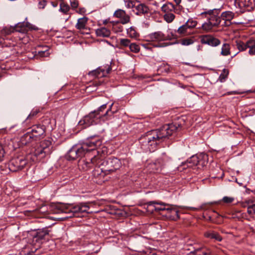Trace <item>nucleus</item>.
I'll return each mask as SVG.
<instances>
[{"label":"nucleus","mask_w":255,"mask_h":255,"mask_svg":"<svg viewBox=\"0 0 255 255\" xmlns=\"http://www.w3.org/2000/svg\"><path fill=\"white\" fill-rule=\"evenodd\" d=\"M179 127L178 124H170L147 132L139 139L141 148L145 151H154L157 145L161 143L164 138L175 132Z\"/></svg>","instance_id":"f257e3e1"},{"label":"nucleus","mask_w":255,"mask_h":255,"mask_svg":"<svg viewBox=\"0 0 255 255\" xmlns=\"http://www.w3.org/2000/svg\"><path fill=\"white\" fill-rule=\"evenodd\" d=\"M96 137V135L91 136L88 137L81 144L73 146L66 155V159L69 160H75L85 156L86 154L89 156L91 152L92 154H100L101 150L98 149L97 147L101 145L102 141L99 138L95 139Z\"/></svg>","instance_id":"f03ea898"},{"label":"nucleus","mask_w":255,"mask_h":255,"mask_svg":"<svg viewBox=\"0 0 255 255\" xmlns=\"http://www.w3.org/2000/svg\"><path fill=\"white\" fill-rule=\"evenodd\" d=\"M104 150H101L100 153V163L97 169L93 171V176L98 184L104 182L107 178L105 179V176L112 174L117 170L119 169L122 166V163L120 159L116 157L109 158L104 159L105 157Z\"/></svg>","instance_id":"7ed1b4c3"},{"label":"nucleus","mask_w":255,"mask_h":255,"mask_svg":"<svg viewBox=\"0 0 255 255\" xmlns=\"http://www.w3.org/2000/svg\"><path fill=\"white\" fill-rule=\"evenodd\" d=\"M220 9L214 8L213 9L206 10L201 13V15L205 16L207 18V21L204 22L202 25V28L206 31L211 30L213 27L221 25L222 20L219 15Z\"/></svg>","instance_id":"20e7f679"},{"label":"nucleus","mask_w":255,"mask_h":255,"mask_svg":"<svg viewBox=\"0 0 255 255\" xmlns=\"http://www.w3.org/2000/svg\"><path fill=\"white\" fill-rule=\"evenodd\" d=\"M57 209L62 213H72L74 216H82L80 214L89 213L90 207L87 203H79L76 205L60 204L57 206Z\"/></svg>","instance_id":"39448f33"},{"label":"nucleus","mask_w":255,"mask_h":255,"mask_svg":"<svg viewBox=\"0 0 255 255\" xmlns=\"http://www.w3.org/2000/svg\"><path fill=\"white\" fill-rule=\"evenodd\" d=\"M169 160V157L165 153H163L154 162L149 163L146 166V169L149 173H159L165 165L166 162Z\"/></svg>","instance_id":"423d86ee"},{"label":"nucleus","mask_w":255,"mask_h":255,"mask_svg":"<svg viewBox=\"0 0 255 255\" xmlns=\"http://www.w3.org/2000/svg\"><path fill=\"white\" fill-rule=\"evenodd\" d=\"M153 204H159L161 206H153V208L151 209V212H153L154 210L156 212L166 211V216L169 217L172 220H176L179 218V216L178 215V211L176 209L170 208H166L165 207V204L163 203H158L155 201L150 202L148 203V206H151Z\"/></svg>","instance_id":"0eeeda50"},{"label":"nucleus","mask_w":255,"mask_h":255,"mask_svg":"<svg viewBox=\"0 0 255 255\" xmlns=\"http://www.w3.org/2000/svg\"><path fill=\"white\" fill-rule=\"evenodd\" d=\"M93 156L86 160H82L79 162V166L84 170H87L92 168L94 166H98L100 163V154H92Z\"/></svg>","instance_id":"6e6552de"},{"label":"nucleus","mask_w":255,"mask_h":255,"mask_svg":"<svg viewBox=\"0 0 255 255\" xmlns=\"http://www.w3.org/2000/svg\"><path fill=\"white\" fill-rule=\"evenodd\" d=\"M27 164V161L23 157L12 158L8 163V168L12 172H17L22 169Z\"/></svg>","instance_id":"1a4fd4ad"},{"label":"nucleus","mask_w":255,"mask_h":255,"mask_svg":"<svg viewBox=\"0 0 255 255\" xmlns=\"http://www.w3.org/2000/svg\"><path fill=\"white\" fill-rule=\"evenodd\" d=\"M111 70V67L109 65H107L99 67L96 70L89 72L88 75L97 78H100L106 77Z\"/></svg>","instance_id":"9d476101"},{"label":"nucleus","mask_w":255,"mask_h":255,"mask_svg":"<svg viewBox=\"0 0 255 255\" xmlns=\"http://www.w3.org/2000/svg\"><path fill=\"white\" fill-rule=\"evenodd\" d=\"M97 111H93L90 113L88 115L84 116L82 119L79 122L80 126H83L86 128L96 124V120L99 117L96 115Z\"/></svg>","instance_id":"9b49d317"},{"label":"nucleus","mask_w":255,"mask_h":255,"mask_svg":"<svg viewBox=\"0 0 255 255\" xmlns=\"http://www.w3.org/2000/svg\"><path fill=\"white\" fill-rule=\"evenodd\" d=\"M202 44H208L211 46H217L221 44L220 40L211 35H203L200 37Z\"/></svg>","instance_id":"f8f14e48"},{"label":"nucleus","mask_w":255,"mask_h":255,"mask_svg":"<svg viewBox=\"0 0 255 255\" xmlns=\"http://www.w3.org/2000/svg\"><path fill=\"white\" fill-rule=\"evenodd\" d=\"M222 20L221 26L227 27L232 24L231 20L235 16V13L230 11H226L220 15Z\"/></svg>","instance_id":"ddd939ff"},{"label":"nucleus","mask_w":255,"mask_h":255,"mask_svg":"<svg viewBox=\"0 0 255 255\" xmlns=\"http://www.w3.org/2000/svg\"><path fill=\"white\" fill-rule=\"evenodd\" d=\"M114 16L120 19V22L123 24H126L130 22V18L124 10L118 9L114 13Z\"/></svg>","instance_id":"4468645a"},{"label":"nucleus","mask_w":255,"mask_h":255,"mask_svg":"<svg viewBox=\"0 0 255 255\" xmlns=\"http://www.w3.org/2000/svg\"><path fill=\"white\" fill-rule=\"evenodd\" d=\"M35 139L44 135L45 132V127L43 125H34L31 128L30 131Z\"/></svg>","instance_id":"2eb2a0df"},{"label":"nucleus","mask_w":255,"mask_h":255,"mask_svg":"<svg viewBox=\"0 0 255 255\" xmlns=\"http://www.w3.org/2000/svg\"><path fill=\"white\" fill-rule=\"evenodd\" d=\"M14 31L21 34L26 33L28 29L33 28L32 25L28 22H19L14 26Z\"/></svg>","instance_id":"dca6fc26"},{"label":"nucleus","mask_w":255,"mask_h":255,"mask_svg":"<svg viewBox=\"0 0 255 255\" xmlns=\"http://www.w3.org/2000/svg\"><path fill=\"white\" fill-rule=\"evenodd\" d=\"M148 36L150 39L153 41H165L170 39L169 36H165V35L161 31L151 33Z\"/></svg>","instance_id":"f3484780"},{"label":"nucleus","mask_w":255,"mask_h":255,"mask_svg":"<svg viewBox=\"0 0 255 255\" xmlns=\"http://www.w3.org/2000/svg\"><path fill=\"white\" fill-rule=\"evenodd\" d=\"M96 35L98 37H109L111 35L110 25L108 24L107 27L102 26L96 30Z\"/></svg>","instance_id":"a211bd4d"},{"label":"nucleus","mask_w":255,"mask_h":255,"mask_svg":"<svg viewBox=\"0 0 255 255\" xmlns=\"http://www.w3.org/2000/svg\"><path fill=\"white\" fill-rule=\"evenodd\" d=\"M199 154L193 155L183 163L184 167L185 166L188 168H192L195 166H198Z\"/></svg>","instance_id":"6ab92c4d"},{"label":"nucleus","mask_w":255,"mask_h":255,"mask_svg":"<svg viewBox=\"0 0 255 255\" xmlns=\"http://www.w3.org/2000/svg\"><path fill=\"white\" fill-rule=\"evenodd\" d=\"M176 32L182 36L190 35L194 33V31H191L185 23L180 26Z\"/></svg>","instance_id":"aec40b11"},{"label":"nucleus","mask_w":255,"mask_h":255,"mask_svg":"<svg viewBox=\"0 0 255 255\" xmlns=\"http://www.w3.org/2000/svg\"><path fill=\"white\" fill-rule=\"evenodd\" d=\"M204 236L206 238L213 239L219 242H221L222 240V238L219 234L213 231H209L205 232Z\"/></svg>","instance_id":"412c9836"},{"label":"nucleus","mask_w":255,"mask_h":255,"mask_svg":"<svg viewBox=\"0 0 255 255\" xmlns=\"http://www.w3.org/2000/svg\"><path fill=\"white\" fill-rule=\"evenodd\" d=\"M135 8L137 11L135 13L138 15L148 13L149 12V7L144 3H139L138 5L135 6Z\"/></svg>","instance_id":"4be33fe9"},{"label":"nucleus","mask_w":255,"mask_h":255,"mask_svg":"<svg viewBox=\"0 0 255 255\" xmlns=\"http://www.w3.org/2000/svg\"><path fill=\"white\" fill-rule=\"evenodd\" d=\"M48 234V231L46 229L39 230L33 235V240L36 242L43 240L46 235Z\"/></svg>","instance_id":"5701e85b"},{"label":"nucleus","mask_w":255,"mask_h":255,"mask_svg":"<svg viewBox=\"0 0 255 255\" xmlns=\"http://www.w3.org/2000/svg\"><path fill=\"white\" fill-rule=\"evenodd\" d=\"M208 162V156L207 154L202 153L199 154L198 168L204 167L206 165Z\"/></svg>","instance_id":"b1692460"},{"label":"nucleus","mask_w":255,"mask_h":255,"mask_svg":"<svg viewBox=\"0 0 255 255\" xmlns=\"http://www.w3.org/2000/svg\"><path fill=\"white\" fill-rule=\"evenodd\" d=\"M33 140H36V139L34 138L30 131L24 134L21 138L22 143L24 144H26Z\"/></svg>","instance_id":"393cba45"},{"label":"nucleus","mask_w":255,"mask_h":255,"mask_svg":"<svg viewBox=\"0 0 255 255\" xmlns=\"http://www.w3.org/2000/svg\"><path fill=\"white\" fill-rule=\"evenodd\" d=\"M51 141L50 140H44L40 142V146L48 154L51 152L50 147Z\"/></svg>","instance_id":"a878e982"},{"label":"nucleus","mask_w":255,"mask_h":255,"mask_svg":"<svg viewBox=\"0 0 255 255\" xmlns=\"http://www.w3.org/2000/svg\"><path fill=\"white\" fill-rule=\"evenodd\" d=\"M120 22H110L109 24L110 25V28H112L113 31L115 33H119L123 30V27L119 24Z\"/></svg>","instance_id":"bb28decb"},{"label":"nucleus","mask_w":255,"mask_h":255,"mask_svg":"<svg viewBox=\"0 0 255 255\" xmlns=\"http://www.w3.org/2000/svg\"><path fill=\"white\" fill-rule=\"evenodd\" d=\"M47 154H48L45 153V151L40 146L37 147L33 152V155L38 158V159L45 157Z\"/></svg>","instance_id":"cd10ccee"},{"label":"nucleus","mask_w":255,"mask_h":255,"mask_svg":"<svg viewBox=\"0 0 255 255\" xmlns=\"http://www.w3.org/2000/svg\"><path fill=\"white\" fill-rule=\"evenodd\" d=\"M174 10L175 5L171 2H167L161 7V10L164 13L174 12Z\"/></svg>","instance_id":"c85d7f7f"},{"label":"nucleus","mask_w":255,"mask_h":255,"mask_svg":"<svg viewBox=\"0 0 255 255\" xmlns=\"http://www.w3.org/2000/svg\"><path fill=\"white\" fill-rule=\"evenodd\" d=\"M247 46L249 49V54L250 55H255V39H250L247 41Z\"/></svg>","instance_id":"c756f323"},{"label":"nucleus","mask_w":255,"mask_h":255,"mask_svg":"<svg viewBox=\"0 0 255 255\" xmlns=\"http://www.w3.org/2000/svg\"><path fill=\"white\" fill-rule=\"evenodd\" d=\"M88 18L86 17L80 18L78 20L76 27L78 29H84L85 28Z\"/></svg>","instance_id":"7c9ffc66"},{"label":"nucleus","mask_w":255,"mask_h":255,"mask_svg":"<svg viewBox=\"0 0 255 255\" xmlns=\"http://www.w3.org/2000/svg\"><path fill=\"white\" fill-rule=\"evenodd\" d=\"M235 46L239 51H243L248 48L247 46V41L244 43L241 40H237L235 41Z\"/></svg>","instance_id":"2f4dec72"},{"label":"nucleus","mask_w":255,"mask_h":255,"mask_svg":"<svg viewBox=\"0 0 255 255\" xmlns=\"http://www.w3.org/2000/svg\"><path fill=\"white\" fill-rule=\"evenodd\" d=\"M221 54L224 56H227L231 54L230 45L229 44L224 43L222 45Z\"/></svg>","instance_id":"473e14b6"},{"label":"nucleus","mask_w":255,"mask_h":255,"mask_svg":"<svg viewBox=\"0 0 255 255\" xmlns=\"http://www.w3.org/2000/svg\"><path fill=\"white\" fill-rule=\"evenodd\" d=\"M185 24L191 30L194 31V28L197 26V21L192 18L189 19Z\"/></svg>","instance_id":"72a5a7b5"},{"label":"nucleus","mask_w":255,"mask_h":255,"mask_svg":"<svg viewBox=\"0 0 255 255\" xmlns=\"http://www.w3.org/2000/svg\"><path fill=\"white\" fill-rule=\"evenodd\" d=\"M163 17L167 22L170 23L175 19V16L173 12H171L164 13Z\"/></svg>","instance_id":"f704fd0d"},{"label":"nucleus","mask_w":255,"mask_h":255,"mask_svg":"<svg viewBox=\"0 0 255 255\" xmlns=\"http://www.w3.org/2000/svg\"><path fill=\"white\" fill-rule=\"evenodd\" d=\"M70 8L69 5L64 2H62L60 4V11L64 14H67Z\"/></svg>","instance_id":"c9c22d12"},{"label":"nucleus","mask_w":255,"mask_h":255,"mask_svg":"<svg viewBox=\"0 0 255 255\" xmlns=\"http://www.w3.org/2000/svg\"><path fill=\"white\" fill-rule=\"evenodd\" d=\"M127 34L131 38H136L138 35V33L134 27H130L128 28L127 29Z\"/></svg>","instance_id":"e433bc0d"},{"label":"nucleus","mask_w":255,"mask_h":255,"mask_svg":"<svg viewBox=\"0 0 255 255\" xmlns=\"http://www.w3.org/2000/svg\"><path fill=\"white\" fill-rule=\"evenodd\" d=\"M14 32V27H5L1 30V34L4 35H9Z\"/></svg>","instance_id":"4c0bfd02"},{"label":"nucleus","mask_w":255,"mask_h":255,"mask_svg":"<svg viewBox=\"0 0 255 255\" xmlns=\"http://www.w3.org/2000/svg\"><path fill=\"white\" fill-rule=\"evenodd\" d=\"M119 44L121 46V48H122V47H129L130 45V41L127 38H122L120 39Z\"/></svg>","instance_id":"58836bf2"},{"label":"nucleus","mask_w":255,"mask_h":255,"mask_svg":"<svg viewBox=\"0 0 255 255\" xmlns=\"http://www.w3.org/2000/svg\"><path fill=\"white\" fill-rule=\"evenodd\" d=\"M42 50L40 51H38V55L41 57H45L48 54H49V53L47 52L49 48L47 46H42Z\"/></svg>","instance_id":"ea45409f"},{"label":"nucleus","mask_w":255,"mask_h":255,"mask_svg":"<svg viewBox=\"0 0 255 255\" xmlns=\"http://www.w3.org/2000/svg\"><path fill=\"white\" fill-rule=\"evenodd\" d=\"M229 75V71L228 70L224 69L222 73L219 76V80L221 82H224Z\"/></svg>","instance_id":"a19ab883"},{"label":"nucleus","mask_w":255,"mask_h":255,"mask_svg":"<svg viewBox=\"0 0 255 255\" xmlns=\"http://www.w3.org/2000/svg\"><path fill=\"white\" fill-rule=\"evenodd\" d=\"M194 42V40L190 38H183L180 41V43L182 45L185 46H188L192 44H193Z\"/></svg>","instance_id":"79ce46f5"},{"label":"nucleus","mask_w":255,"mask_h":255,"mask_svg":"<svg viewBox=\"0 0 255 255\" xmlns=\"http://www.w3.org/2000/svg\"><path fill=\"white\" fill-rule=\"evenodd\" d=\"M129 48L130 50L134 53H138L140 50V46L135 43H130Z\"/></svg>","instance_id":"37998d69"},{"label":"nucleus","mask_w":255,"mask_h":255,"mask_svg":"<svg viewBox=\"0 0 255 255\" xmlns=\"http://www.w3.org/2000/svg\"><path fill=\"white\" fill-rule=\"evenodd\" d=\"M19 39L21 42L23 44H26L29 42V37L26 34V33L24 34H21V36H19Z\"/></svg>","instance_id":"c03bdc74"},{"label":"nucleus","mask_w":255,"mask_h":255,"mask_svg":"<svg viewBox=\"0 0 255 255\" xmlns=\"http://www.w3.org/2000/svg\"><path fill=\"white\" fill-rule=\"evenodd\" d=\"M124 1L126 7L128 8H131L135 6L134 1L131 0H124Z\"/></svg>","instance_id":"a18cd8bd"},{"label":"nucleus","mask_w":255,"mask_h":255,"mask_svg":"<svg viewBox=\"0 0 255 255\" xmlns=\"http://www.w3.org/2000/svg\"><path fill=\"white\" fill-rule=\"evenodd\" d=\"M247 212L249 214L255 215V204H252L248 206Z\"/></svg>","instance_id":"49530a36"},{"label":"nucleus","mask_w":255,"mask_h":255,"mask_svg":"<svg viewBox=\"0 0 255 255\" xmlns=\"http://www.w3.org/2000/svg\"><path fill=\"white\" fill-rule=\"evenodd\" d=\"M234 200L235 198L234 197L228 196H225L222 199L223 202L227 204L231 203L234 201Z\"/></svg>","instance_id":"de8ad7c7"},{"label":"nucleus","mask_w":255,"mask_h":255,"mask_svg":"<svg viewBox=\"0 0 255 255\" xmlns=\"http://www.w3.org/2000/svg\"><path fill=\"white\" fill-rule=\"evenodd\" d=\"M47 3L46 0H40L38 3V7L39 9H43L45 8Z\"/></svg>","instance_id":"09e8293b"},{"label":"nucleus","mask_w":255,"mask_h":255,"mask_svg":"<svg viewBox=\"0 0 255 255\" xmlns=\"http://www.w3.org/2000/svg\"><path fill=\"white\" fill-rule=\"evenodd\" d=\"M70 5L73 9L77 8L79 6V1L78 0H70Z\"/></svg>","instance_id":"8fccbe9b"},{"label":"nucleus","mask_w":255,"mask_h":255,"mask_svg":"<svg viewBox=\"0 0 255 255\" xmlns=\"http://www.w3.org/2000/svg\"><path fill=\"white\" fill-rule=\"evenodd\" d=\"M244 2L245 0H235V5L240 8L244 6Z\"/></svg>","instance_id":"3c124183"},{"label":"nucleus","mask_w":255,"mask_h":255,"mask_svg":"<svg viewBox=\"0 0 255 255\" xmlns=\"http://www.w3.org/2000/svg\"><path fill=\"white\" fill-rule=\"evenodd\" d=\"M5 151L1 145L0 144V162H1L3 160L4 156Z\"/></svg>","instance_id":"603ef678"},{"label":"nucleus","mask_w":255,"mask_h":255,"mask_svg":"<svg viewBox=\"0 0 255 255\" xmlns=\"http://www.w3.org/2000/svg\"><path fill=\"white\" fill-rule=\"evenodd\" d=\"M38 112L39 111L37 110L31 111L28 116L27 119H31L34 116H36L38 113Z\"/></svg>","instance_id":"864d4df0"},{"label":"nucleus","mask_w":255,"mask_h":255,"mask_svg":"<svg viewBox=\"0 0 255 255\" xmlns=\"http://www.w3.org/2000/svg\"><path fill=\"white\" fill-rule=\"evenodd\" d=\"M106 104H104L103 105H102L98 110H97L96 111H97V112H96V115L97 116H98L99 114H100V112L101 111H102L103 110H104L105 109H106Z\"/></svg>","instance_id":"5fc2aeb1"},{"label":"nucleus","mask_w":255,"mask_h":255,"mask_svg":"<svg viewBox=\"0 0 255 255\" xmlns=\"http://www.w3.org/2000/svg\"><path fill=\"white\" fill-rule=\"evenodd\" d=\"M86 10L84 7H80L76 10V12L78 13L84 14L86 12Z\"/></svg>","instance_id":"6e6d98bb"},{"label":"nucleus","mask_w":255,"mask_h":255,"mask_svg":"<svg viewBox=\"0 0 255 255\" xmlns=\"http://www.w3.org/2000/svg\"><path fill=\"white\" fill-rule=\"evenodd\" d=\"M165 36H169L170 39L169 40H171L172 39H175L177 38V36L172 32L170 33V34H168L167 35H165Z\"/></svg>","instance_id":"4d7b16f0"},{"label":"nucleus","mask_w":255,"mask_h":255,"mask_svg":"<svg viewBox=\"0 0 255 255\" xmlns=\"http://www.w3.org/2000/svg\"><path fill=\"white\" fill-rule=\"evenodd\" d=\"M113 103L111 104L110 108L107 110V111L106 112V113L104 114V116H105L106 115H108V113L110 111H111V108L113 106Z\"/></svg>","instance_id":"13d9d810"},{"label":"nucleus","mask_w":255,"mask_h":255,"mask_svg":"<svg viewBox=\"0 0 255 255\" xmlns=\"http://www.w3.org/2000/svg\"><path fill=\"white\" fill-rule=\"evenodd\" d=\"M3 40H4L3 39L0 37V45H2V47L3 46V45H4V43L3 42Z\"/></svg>","instance_id":"bf43d9fd"},{"label":"nucleus","mask_w":255,"mask_h":255,"mask_svg":"<svg viewBox=\"0 0 255 255\" xmlns=\"http://www.w3.org/2000/svg\"><path fill=\"white\" fill-rule=\"evenodd\" d=\"M102 82H101V81H98H98H95V84L97 86L101 85Z\"/></svg>","instance_id":"052dcab7"},{"label":"nucleus","mask_w":255,"mask_h":255,"mask_svg":"<svg viewBox=\"0 0 255 255\" xmlns=\"http://www.w3.org/2000/svg\"><path fill=\"white\" fill-rule=\"evenodd\" d=\"M51 4L53 7H56L57 6V3H54L53 2H51Z\"/></svg>","instance_id":"680f3d73"},{"label":"nucleus","mask_w":255,"mask_h":255,"mask_svg":"<svg viewBox=\"0 0 255 255\" xmlns=\"http://www.w3.org/2000/svg\"><path fill=\"white\" fill-rule=\"evenodd\" d=\"M167 67L165 68V70L166 71V72H168L169 71V68L168 66H166Z\"/></svg>","instance_id":"e2e57ef3"},{"label":"nucleus","mask_w":255,"mask_h":255,"mask_svg":"<svg viewBox=\"0 0 255 255\" xmlns=\"http://www.w3.org/2000/svg\"><path fill=\"white\" fill-rule=\"evenodd\" d=\"M104 24H106V23H107V20L104 21Z\"/></svg>","instance_id":"0e129e2a"},{"label":"nucleus","mask_w":255,"mask_h":255,"mask_svg":"<svg viewBox=\"0 0 255 255\" xmlns=\"http://www.w3.org/2000/svg\"><path fill=\"white\" fill-rule=\"evenodd\" d=\"M254 0V1H255V0Z\"/></svg>","instance_id":"69168bd1"}]
</instances>
